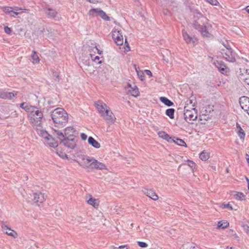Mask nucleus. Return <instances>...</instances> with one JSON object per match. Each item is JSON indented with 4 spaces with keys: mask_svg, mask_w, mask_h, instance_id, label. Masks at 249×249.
<instances>
[{
    "mask_svg": "<svg viewBox=\"0 0 249 249\" xmlns=\"http://www.w3.org/2000/svg\"><path fill=\"white\" fill-rule=\"evenodd\" d=\"M20 107L28 113V119L32 125L35 126H41L45 121V118L42 112L39 108L25 102L20 104Z\"/></svg>",
    "mask_w": 249,
    "mask_h": 249,
    "instance_id": "1",
    "label": "nucleus"
},
{
    "mask_svg": "<svg viewBox=\"0 0 249 249\" xmlns=\"http://www.w3.org/2000/svg\"><path fill=\"white\" fill-rule=\"evenodd\" d=\"M51 116L55 129L64 127L68 121V114L62 108L54 109L52 112Z\"/></svg>",
    "mask_w": 249,
    "mask_h": 249,
    "instance_id": "2",
    "label": "nucleus"
},
{
    "mask_svg": "<svg viewBox=\"0 0 249 249\" xmlns=\"http://www.w3.org/2000/svg\"><path fill=\"white\" fill-rule=\"evenodd\" d=\"M208 19L200 13L194 15L193 27L198 30L203 36L209 37L210 34L206 29V24Z\"/></svg>",
    "mask_w": 249,
    "mask_h": 249,
    "instance_id": "3",
    "label": "nucleus"
},
{
    "mask_svg": "<svg viewBox=\"0 0 249 249\" xmlns=\"http://www.w3.org/2000/svg\"><path fill=\"white\" fill-rule=\"evenodd\" d=\"M53 135L57 137L60 140V143H62L66 147L73 149L76 145L77 140L76 137H65L64 134L58 129L53 128Z\"/></svg>",
    "mask_w": 249,
    "mask_h": 249,
    "instance_id": "4",
    "label": "nucleus"
},
{
    "mask_svg": "<svg viewBox=\"0 0 249 249\" xmlns=\"http://www.w3.org/2000/svg\"><path fill=\"white\" fill-rule=\"evenodd\" d=\"M192 106V107L190 109L189 104L187 103V106L184 108V119L189 123H191V121H194L197 118V110L195 107V103Z\"/></svg>",
    "mask_w": 249,
    "mask_h": 249,
    "instance_id": "5",
    "label": "nucleus"
},
{
    "mask_svg": "<svg viewBox=\"0 0 249 249\" xmlns=\"http://www.w3.org/2000/svg\"><path fill=\"white\" fill-rule=\"evenodd\" d=\"M83 160L85 164L90 163L89 166L91 168L98 170L107 169V167L104 163L101 162L94 159H91L89 157H87L83 158Z\"/></svg>",
    "mask_w": 249,
    "mask_h": 249,
    "instance_id": "6",
    "label": "nucleus"
},
{
    "mask_svg": "<svg viewBox=\"0 0 249 249\" xmlns=\"http://www.w3.org/2000/svg\"><path fill=\"white\" fill-rule=\"evenodd\" d=\"M112 38L115 43L118 45H122L124 43V37L121 29L114 28L112 32Z\"/></svg>",
    "mask_w": 249,
    "mask_h": 249,
    "instance_id": "7",
    "label": "nucleus"
},
{
    "mask_svg": "<svg viewBox=\"0 0 249 249\" xmlns=\"http://www.w3.org/2000/svg\"><path fill=\"white\" fill-rule=\"evenodd\" d=\"M88 14L89 16L92 17L100 16L105 20H110V18L105 12L99 8H92L90 9L89 11Z\"/></svg>",
    "mask_w": 249,
    "mask_h": 249,
    "instance_id": "8",
    "label": "nucleus"
},
{
    "mask_svg": "<svg viewBox=\"0 0 249 249\" xmlns=\"http://www.w3.org/2000/svg\"><path fill=\"white\" fill-rule=\"evenodd\" d=\"M101 116L110 125L114 124L116 121V118L110 108L106 111Z\"/></svg>",
    "mask_w": 249,
    "mask_h": 249,
    "instance_id": "9",
    "label": "nucleus"
},
{
    "mask_svg": "<svg viewBox=\"0 0 249 249\" xmlns=\"http://www.w3.org/2000/svg\"><path fill=\"white\" fill-rule=\"evenodd\" d=\"M124 89L127 94H130L134 97H138L140 95L139 89L135 85L132 86L130 84L127 83L124 87Z\"/></svg>",
    "mask_w": 249,
    "mask_h": 249,
    "instance_id": "10",
    "label": "nucleus"
},
{
    "mask_svg": "<svg viewBox=\"0 0 249 249\" xmlns=\"http://www.w3.org/2000/svg\"><path fill=\"white\" fill-rule=\"evenodd\" d=\"M238 77L245 84L249 85V70L246 69L245 68H240Z\"/></svg>",
    "mask_w": 249,
    "mask_h": 249,
    "instance_id": "11",
    "label": "nucleus"
},
{
    "mask_svg": "<svg viewBox=\"0 0 249 249\" xmlns=\"http://www.w3.org/2000/svg\"><path fill=\"white\" fill-rule=\"evenodd\" d=\"M222 54L224 58L230 62H234L236 61L235 53L231 50H223Z\"/></svg>",
    "mask_w": 249,
    "mask_h": 249,
    "instance_id": "12",
    "label": "nucleus"
},
{
    "mask_svg": "<svg viewBox=\"0 0 249 249\" xmlns=\"http://www.w3.org/2000/svg\"><path fill=\"white\" fill-rule=\"evenodd\" d=\"M95 106L98 110L100 116L106 111L108 110L110 108L106 104L101 101H98L95 103Z\"/></svg>",
    "mask_w": 249,
    "mask_h": 249,
    "instance_id": "13",
    "label": "nucleus"
},
{
    "mask_svg": "<svg viewBox=\"0 0 249 249\" xmlns=\"http://www.w3.org/2000/svg\"><path fill=\"white\" fill-rule=\"evenodd\" d=\"M215 67L218 69L219 71L223 74H227L229 71V68L225 65L224 63L221 61H216L214 63Z\"/></svg>",
    "mask_w": 249,
    "mask_h": 249,
    "instance_id": "14",
    "label": "nucleus"
},
{
    "mask_svg": "<svg viewBox=\"0 0 249 249\" xmlns=\"http://www.w3.org/2000/svg\"><path fill=\"white\" fill-rule=\"evenodd\" d=\"M1 228L2 231L8 235H10L14 238H16L18 236L17 233L13 230L9 228L7 225H5L4 222H2Z\"/></svg>",
    "mask_w": 249,
    "mask_h": 249,
    "instance_id": "15",
    "label": "nucleus"
},
{
    "mask_svg": "<svg viewBox=\"0 0 249 249\" xmlns=\"http://www.w3.org/2000/svg\"><path fill=\"white\" fill-rule=\"evenodd\" d=\"M43 11L45 14L49 18H53L57 15V12L56 10L53 9L49 6H46L43 8Z\"/></svg>",
    "mask_w": 249,
    "mask_h": 249,
    "instance_id": "16",
    "label": "nucleus"
},
{
    "mask_svg": "<svg viewBox=\"0 0 249 249\" xmlns=\"http://www.w3.org/2000/svg\"><path fill=\"white\" fill-rule=\"evenodd\" d=\"M46 196L41 193H34V200L35 202L39 205V203H43L46 199Z\"/></svg>",
    "mask_w": 249,
    "mask_h": 249,
    "instance_id": "17",
    "label": "nucleus"
},
{
    "mask_svg": "<svg viewBox=\"0 0 249 249\" xmlns=\"http://www.w3.org/2000/svg\"><path fill=\"white\" fill-rule=\"evenodd\" d=\"M75 134L76 131L74 127L68 126L65 129V137H76Z\"/></svg>",
    "mask_w": 249,
    "mask_h": 249,
    "instance_id": "18",
    "label": "nucleus"
},
{
    "mask_svg": "<svg viewBox=\"0 0 249 249\" xmlns=\"http://www.w3.org/2000/svg\"><path fill=\"white\" fill-rule=\"evenodd\" d=\"M89 198L86 201L87 203L89 205L93 206L94 208L97 209L99 206V200L92 197L91 195H89Z\"/></svg>",
    "mask_w": 249,
    "mask_h": 249,
    "instance_id": "19",
    "label": "nucleus"
},
{
    "mask_svg": "<svg viewBox=\"0 0 249 249\" xmlns=\"http://www.w3.org/2000/svg\"><path fill=\"white\" fill-rule=\"evenodd\" d=\"M182 36L184 40L187 44L193 43L194 44L196 40V38L192 37L187 34L185 31L182 32Z\"/></svg>",
    "mask_w": 249,
    "mask_h": 249,
    "instance_id": "20",
    "label": "nucleus"
},
{
    "mask_svg": "<svg viewBox=\"0 0 249 249\" xmlns=\"http://www.w3.org/2000/svg\"><path fill=\"white\" fill-rule=\"evenodd\" d=\"M16 95V93L14 94L13 92H3L0 91V98L4 99H12L15 97Z\"/></svg>",
    "mask_w": 249,
    "mask_h": 249,
    "instance_id": "21",
    "label": "nucleus"
},
{
    "mask_svg": "<svg viewBox=\"0 0 249 249\" xmlns=\"http://www.w3.org/2000/svg\"><path fill=\"white\" fill-rule=\"evenodd\" d=\"M144 193L154 200H157L159 198L158 195L152 190L145 189L144 191Z\"/></svg>",
    "mask_w": 249,
    "mask_h": 249,
    "instance_id": "22",
    "label": "nucleus"
},
{
    "mask_svg": "<svg viewBox=\"0 0 249 249\" xmlns=\"http://www.w3.org/2000/svg\"><path fill=\"white\" fill-rule=\"evenodd\" d=\"M45 142H46L50 146L53 148L57 147L58 144L57 142L55 141L51 136L49 137L47 140H46Z\"/></svg>",
    "mask_w": 249,
    "mask_h": 249,
    "instance_id": "23",
    "label": "nucleus"
},
{
    "mask_svg": "<svg viewBox=\"0 0 249 249\" xmlns=\"http://www.w3.org/2000/svg\"><path fill=\"white\" fill-rule=\"evenodd\" d=\"M236 131L237 133L240 138L241 139L244 140L245 137V133L238 123H236Z\"/></svg>",
    "mask_w": 249,
    "mask_h": 249,
    "instance_id": "24",
    "label": "nucleus"
},
{
    "mask_svg": "<svg viewBox=\"0 0 249 249\" xmlns=\"http://www.w3.org/2000/svg\"><path fill=\"white\" fill-rule=\"evenodd\" d=\"M88 142L91 146L96 148H99L101 145L99 142L96 141L93 137H89L88 139Z\"/></svg>",
    "mask_w": 249,
    "mask_h": 249,
    "instance_id": "25",
    "label": "nucleus"
},
{
    "mask_svg": "<svg viewBox=\"0 0 249 249\" xmlns=\"http://www.w3.org/2000/svg\"><path fill=\"white\" fill-rule=\"evenodd\" d=\"M158 135L160 138L166 140L168 142H172V138L168 134L165 133L164 131L159 132Z\"/></svg>",
    "mask_w": 249,
    "mask_h": 249,
    "instance_id": "26",
    "label": "nucleus"
},
{
    "mask_svg": "<svg viewBox=\"0 0 249 249\" xmlns=\"http://www.w3.org/2000/svg\"><path fill=\"white\" fill-rule=\"evenodd\" d=\"M32 62L35 64H38L40 62V59L36 52L33 51L31 55Z\"/></svg>",
    "mask_w": 249,
    "mask_h": 249,
    "instance_id": "27",
    "label": "nucleus"
},
{
    "mask_svg": "<svg viewBox=\"0 0 249 249\" xmlns=\"http://www.w3.org/2000/svg\"><path fill=\"white\" fill-rule=\"evenodd\" d=\"M38 134H39L43 139L44 142H46V140L49 138L51 136L50 135L48 134V133L44 130H39L38 131Z\"/></svg>",
    "mask_w": 249,
    "mask_h": 249,
    "instance_id": "28",
    "label": "nucleus"
},
{
    "mask_svg": "<svg viewBox=\"0 0 249 249\" xmlns=\"http://www.w3.org/2000/svg\"><path fill=\"white\" fill-rule=\"evenodd\" d=\"M199 158L202 160L206 161L210 158V154L204 150L200 154Z\"/></svg>",
    "mask_w": 249,
    "mask_h": 249,
    "instance_id": "29",
    "label": "nucleus"
},
{
    "mask_svg": "<svg viewBox=\"0 0 249 249\" xmlns=\"http://www.w3.org/2000/svg\"><path fill=\"white\" fill-rule=\"evenodd\" d=\"M160 100L168 107L172 106L173 105V103L172 101L165 97H161Z\"/></svg>",
    "mask_w": 249,
    "mask_h": 249,
    "instance_id": "30",
    "label": "nucleus"
},
{
    "mask_svg": "<svg viewBox=\"0 0 249 249\" xmlns=\"http://www.w3.org/2000/svg\"><path fill=\"white\" fill-rule=\"evenodd\" d=\"M3 11L6 13H10L13 12L14 15H11L12 17H15V15H18V13L16 11H13V9L11 7H5L3 8Z\"/></svg>",
    "mask_w": 249,
    "mask_h": 249,
    "instance_id": "31",
    "label": "nucleus"
},
{
    "mask_svg": "<svg viewBox=\"0 0 249 249\" xmlns=\"http://www.w3.org/2000/svg\"><path fill=\"white\" fill-rule=\"evenodd\" d=\"M172 141H173L175 143H176L177 144H178V145L187 147L186 143L182 139L177 138L176 140H175L172 139Z\"/></svg>",
    "mask_w": 249,
    "mask_h": 249,
    "instance_id": "32",
    "label": "nucleus"
},
{
    "mask_svg": "<svg viewBox=\"0 0 249 249\" xmlns=\"http://www.w3.org/2000/svg\"><path fill=\"white\" fill-rule=\"evenodd\" d=\"M175 109L174 108H169L166 110V115L170 117L171 119L174 118Z\"/></svg>",
    "mask_w": 249,
    "mask_h": 249,
    "instance_id": "33",
    "label": "nucleus"
},
{
    "mask_svg": "<svg viewBox=\"0 0 249 249\" xmlns=\"http://www.w3.org/2000/svg\"><path fill=\"white\" fill-rule=\"evenodd\" d=\"M229 223L227 221H220L218 223V228L224 229L229 226Z\"/></svg>",
    "mask_w": 249,
    "mask_h": 249,
    "instance_id": "34",
    "label": "nucleus"
},
{
    "mask_svg": "<svg viewBox=\"0 0 249 249\" xmlns=\"http://www.w3.org/2000/svg\"><path fill=\"white\" fill-rule=\"evenodd\" d=\"M235 196L236 198L239 200H243L245 197V195L241 192H236Z\"/></svg>",
    "mask_w": 249,
    "mask_h": 249,
    "instance_id": "35",
    "label": "nucleus"
},
{
    "mask_svg": "<svg viewBox=\"0 0 249 249\" xmlns=\"http://www.w3.org/2000/svg\"><path fill=\"white\" fill-rule=\"evenodd\" d=\"M187 162L188 165L192 169L193 171H194V169L196 168V163L194 161L190 160H188Z\"/></svg>",
    "mask_w": 249,
    "mask_h": 249,
    "instance_id": "36",
    "label": "nucleus"
},
{
    "mask_svg": "<svg viewBox=\"0 0 249 249\" xmlns=\"http://www.w3.org/2000/svg\"><path fill=\"white\" fill-rule=\"evenodd\" d=\"M90 57L94 61L97 62L99 64L102 63V61H98L100 59V57L99 56H96L94 57V54H90Z\"/></svg>",
    "mask_w": 249,
    "mask_h": 249,
    "instance_id": "37",
    "label": "nucleus"
},
{
    "mask_svg": "<svg viewBox=\"0 0 249 249\" xmlns=\"http://www.w3.org/2000/svg\"><path fill=\"white\" fill-rule=\"evenodd\" d=\"M221 207L223 209L228 208L231 210H232L233 209L230 203H228V204L223 203L222 204Z\"/></svg>",
    "mask_w": 249,
    "mask_h": 249,
    "instance_id": "38",
    "label": "nucleus"
},
{
    "mask_svg": "<svg viewBox=\"0 0 249 249\" xmlns=\"http://www.w3.org/2000/svg\"><path fill=\"white\" fill-rule=\"evenodd\" d=\"M138 245L141 248H146L148 246L147 244L143 242L138 241Z\"/></svg>",
    "mask_w": 249,
    "mask_h": 249,
    "instance_id": "39",
    "label": "nucleus"
},
{
    "mask_svg": "<svg viewBox=\"0 0 249 249\" xmlns=\"http://www.w3.org/2000/svg\"><path fill=\"white\" fill-rule=\"evenodd\" d=\"M136 71L137 72L138 75L139 76V77H140L141 80L142 81H143L144 80V75H143V72L142 71H138L137 70H136Z\"/></svg>",
    "mask_w": 249,
    "mask_h": 249,
    "instance_id": "40",
    "label": "nucleus"
},
{
    "mask_svg": "<svg viewBox=\"0 0 249 249\" xmlns=\"http://www.w3.org/2000/svg\"><path fill=\"white\" fill-rule=\"evenodd\" d=\"M125 47L124 48L125 49V50L126 51V52H128L129 51H130V47L129 46V44L127 41V38H125Z\"/></svg>",
    "mask_w": 249,
    "mask_h": 249,
    "instance_id": "41",
    "label": "nucleus"
},
{
    "mask_svg": "<svg viewBox=\"0 0 249 249\" xmlns=\"http://www.w3.org/2000/svg\"><path fill=\"white\" fill-rule=\"evenodd\" d=\"M207 2L213 5H216L218 3L217 0H206Z\"/></svg>",
    "mask_w": 249,
    "mask_h": 249,
    "instance_id": "42",
    "label": "nucleus"
},
{
    "mask_svg": "<svg viewBox=\"0 0 249 249\" xmlns=\"http://www.w3.org/2000/svg\"><path fill=\"white\" fill-rule=\"evenodd\" d=\"M4 32L7 34H10L11 33V29L8 26L4 27Z\"/></svg>",
    "mask_w": 249,
    "mask_h": 249,
    "instance_id": "43",
    "label": "nucleus"
},
{
    "mask_svg": "<svg viewBox=\"0 0 249 249\" xmlns=\"http://www.w3.org/2000/svg\"><path fill=\"white\" fill-rule=\"evenodd\" d=\"M223 45L226 48V50H231L230 45L228 42H226V43H223Z\"/></svg>",
    "mask_w": 249,
    "mask_h": 249,
    "instance_id": "44",
    "label": "nucleus"
},
{
    "mask_svg": "<svg viewBox=\"0 0 249 249\" xmlns=\"http://www.w3.org/2000/svg\"><path fill=\"white\" fill-rule=\"evenodd\" d=\"M144 72L147 75H149L150 77L152 76V73L150 70H146L144 71Z\"/></svg>",
    "mask_w": 249,
    "mask_h": 249,
    "instance_id": "45",
    "label": "nucleus"
},
{
    "mask_svg": "<svg viewBox=\"0 0 249 249\" xmlns=\"http://www.w3.org/2000/svg\"><path fill=\"white\" fill-rule=\"evenodd\" d=\"M81 138L83 140H86L87 138V136L86 134L82 133L81 134Z\"/></svg>",
    "mask_w": 249,
    "mask_h": 249,
    "instance_id": "46",
    "label": "nucleus"
},
{
    "mask_svg": "<svg viewBox=\"0 0 249 249\" xmlns=\"http://www.w3.org/2000/svg\"><path fill=\"white\" fill-rule=\"evenodd\" d=\"M90 3H97L99 2V0H87Z\"/></svg>",
    "mask_w": 249,
    "mask_h": 249,
    "instance_id": "47",
    "label": "nucleus"
},
{
    "mask_svg": "<svg viewBox=\"0 0 249 249\" xmlns=\"http://www.w3.org/2000/svg\"><path fill=\"white\" fill-rule=\"evenodd\" d=\"M75 220H77L78 222H81L82 221V218L80 216H76L75 218Z\"/></svg>",
    "mask_w": 249,
    "mask_h": 249,
    "instance_id": "48",
    "label": "nucleus"
},
{
    "mask_svg": "<svg viewBox=\"0 0 249 249\" xmlns=\"http://www.w3.org/2000/svg\"><path fill=\"white\" fill-rule=\"evenodd\" d=\"M118 249H128L127 248V246L126 245H123V246H120L118 247Z\"/></svg>",
    "mask_w": 249,
    "mask_h": 249,
    "instance_id": "49",
    "label": "nucleus"
},
{
    "mask_svg": "<svg viewBox=\"0 0 249 249\" xmlns=\"http://www.w3.org/2000/svg\"><path fill=\"white\" fill-rule=\"evenodd\" d=\"M95 49L98 51V53L99 54H101L102 51L99 50L98 49V48L96 47H95Z\"/></svg>",
    "mask_w": 249,
    "mask_h": 249,
    "instance_id": "50",
    "label": "nucleus"
},
{
    "mask_svg": "<svg viewBox=\"0 0 249 249\" xmlns=\"http://www.w3.org/2000/svg\"><path fill=\"white\" fill-rule=\"evenodd\" d=\"M246 159L249 166V155L248 154L246 155Z\"/></svg>",
    "mask_w": 249,
    "mask_h": 249,
    "instance_id": "51",
    "label": "nucleus"
},
{
    "mask_svg": "<svg viewBox=\"0 0 249 249\" xmlns=\"http://www.w3.org/2000/svg\"><path fill=\"white\" fill-rule=\"evenodd\" d=\"M245 10L248 13H249V6H247Z\"/></svg>",
    "mask_w": 249,
    "mask_h": 249,
    "instance_id": "52",
    "label": "nucleus"
},
{
    "mask_svg": "<svg viewBox=\"0 0 249 249\" xmlns=\"http://www.w3.org/2000/svg\"><path fill=\"white\" fill-rule=\"evenodd\" d=\"M62 157L63 158H68L67 155L66 154H63L62 156Z\"/></svg>",
    "mask_w": 249,
    "mask_h": 249,
    "instance_id": "53",
    "label": "nucleus"
},
{
    "mask_svg": "<svg viewBox=\"0 0 249 249\" xmlns=\"http://www.w3.org/2000/svg\"><path fill=\"white\" fill-rule=\"evenodd\" d=\"M246 179L248 182V184L249 183V179L247 177H246Z\"/></svg>",
    "mask_w": 249,
    "mask_h": 249,
    "instance_id": "54",
    "label": "nucleus"
},
{
    "mask_svg": "<svg viewBox=\"0 0 249 249\" xmlns=\"http://www.w3.org/2000/svg\"><path fill=\"white\" fill-rule=\"evenodd\" d=\"M18 9H19V10H23V9H21V8H18V7H16V8L15 9V10H17H17H18Z\"/></svg>",
    "mask_w": 249,
    "mask_h": 249,
    "instance_id": "55",
    "label": "nucleus"
},
{
    "mask_svg": "<svg viewBox=\"0 0 249 249\" xmlns=\"http://www.w3.org/2000/svg\"><path fill=\"white\" fill-rule=\"evenodd\" d=\"M163 59L165 61H166V62L167 63H168V62H169V61H168V59L166 60V59L164 58V56H163Z\"/></svg>",
    "mask_w": 249,
    "mask_h": 249,
    "instance_id": "56",
    "label": "nucleus"
},
{
    "mask_svg": "<svg viewBox=\"0 0 249 249\" xmlns=\"http://www.w3.org/2000/svg\"><path fill=\"white\" fill-rule=\"evenodd\" d=\"M247 231L248 232H249V227H248L247 228Z\"/></svg>",
    "mask_w": 249,
    "mask_h": 249,
    "instance_id": "57",
    "label": "nucleus"
},
{
    "mask_svg": "<svg viewBox=\"0 0 249 249\" xmlns=\"http://www.w3.org/2000/svg\"><path fill=\"white\" fill-rule=\"evenodd\" d=\"M189 103H190V104H192V100H189Z\"/></svg>",
    "mask_w": 249,
    "mask_h": 249,
    "instance_id": "58",
    "label": "nucleus"
},
{
    "mask_svg": "<svg viewBox=\"0 0 249 249\" xmlns=\"http://www.w3.org/2000/svg\"><path fill=\"white\" fill-rule=\"evenodd\" d=\"M73 223L75 224L76 223L75 221H73Z\"/></svg>",
    "mask_w": 249,
    "mask_h": 249,
    "instance_id": "59",
    "label": "nucleus"
}]
</instances>
